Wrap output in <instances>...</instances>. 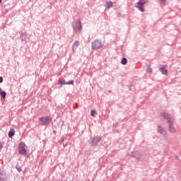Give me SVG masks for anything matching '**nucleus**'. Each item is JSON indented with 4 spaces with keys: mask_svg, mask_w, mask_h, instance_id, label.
<instances>
[{
    "mask_svg": "<svg viewBox=\"0 0 181 181\" xmlns=\"http://www.w3.org/2000/svg\"><path fill=\"white\" fill-rule=\"evenodd\" d=\"M147 0H139L136 3V8L140 11V12H145L144 5L147 3Z\"/></svg>",
    "mask_w": 181,
    "mask_h": 181,
    "instance_id": "1",
    "label": "nucleus"
},
{
    "mask_svg": "<svg viewBox=\"0 0 181 181\" xmlns=\"http://www.w3.org/2000/svg\"><path fill=\"white\" fill-rule=\"evenodd\" d=\"M39 122L40 125H49L52 122V118L50 117H45L39 118Z\"/></svg>",
    "mask_w": 181,
    "mask_h": 181,
    "instance_id": "2",
    "label": "nucleus"
},
{
    "mask_svg": "<svg viewBox=\"0 0 181 181\" xmlns=\"http://www.w3.org/2000/svg\"><path fill=\"white\" fill-rule=\"evenodd\" d=\"M25 148H26V144L23 142H21L18 144V153H20V155H26L27 151Z\"/></svg>",
    "mask_w": 181,
    "mask_h": 181,
    "instance_id": "3",
    "label": "nucleus"
},
{
    "mask_svg": "<svg viewBox=\"0 0 181 181\" xmlns=\"http://www.w3.org/2000/svg\"><path fill=\"white\" fill-rule=\"evenodd\" d=\"M161 117H163L164 119H166L167 122H169L170 121L173 120V117L170 116V114L166 111H162L160 112Z\"/></svg>",
    "mask_w": 181,
    "mask_h": 181,
    "instance_id": "4",
    "label": "nucleus"
},
{
    "mask_svg": "<svg viewBox=\"0 0 181 181\" xmlns=\"http://www.w3.org/2000/svg\"><path fill=\"white\" fill-rule=\"evenodd\" d=\"M100 141H101V137L100 136H95L90 139V144L92 146H96Z\"/></svg>",
    "mask_w": 181,
    "mask_h": 181,
    "instance_id": "5",
    "label": "nucleus"
},
{
    "mask_svg": "<svg viewBox=\"0 0 181 181\" xmlns=\"http://www.w3.org/2000/svg\"><path fill=\"white\" fill-rule=\"evenodd\" d=\"M81 29V21H80V20L75 21L74 23V32H80Z\"/></svg>",
    "mask_w": 181,
    "mask_h": 181,
    "instance_id": "6",
    "label": "nucleus"
},
{
    "mask_svg": "<svg viewBox=\"0 0 181 181\" xmlns=\"http://www.w3.org/2000/svg\"><path fill=\"white\" fill-rule=\"evenodd\" d=\"M102 46L101 41L98 40H95L92 42V48L94 50H97L98 49H100Z\"/></svg>",
    "mask_w": 181,
    "mask_h": 181,
    "instance_id": "7",
    "label": "nucleus"
},
{
    "mask_svg": "<svg viewBox=\"0 0 181 181\" xmlns=\"http://www.w3.org/2000/svg\"><path fill=\"white\" fill-rule=\"evenodd\" d=\"M175 122V119L170 120L168 122V129L169 132H171V134H175L176 132V129L175 128V126L173 125V122Z\"/></svg>",
    "mask_w": 181,
    "mask_h": 181,
    "instance_id": "8",
    "label": "nucleus"
},
{
    "mask_svg": "<svg viewBox=\"0 0 181 181\" xmlns=\"http://www.w3.org/2000/svg\"><path fill=\"white\" fill-rule=\"evenodd\" d=\"M158 69H159V71L162 73V74H165V75L168 74V69H166V66L160 64L158 66Z\"/></svg>",
    "mask_w": 181,
    "mask_h": 181,
    "instance_id": "9",
    "label": "nucleus"
},
{
    "mask_svg": "<svg viewBox=\"0 0 181 181\" xmlns=\"http://www.w3.org/2000/svg\"><path fill=\"white\" fill-rule=\"evenodd\" d=\"M157 131L158 132H159V134H160V135H163V136H165L168 134L165 129L160 125H158L157 127Z\"/></svg>",
    "mask_w": 181,
    "mask_h": 181,
    "instance_id": "10",
    "label": "nucleus"
},
{
    "mask_svg": "<svg viewBox=\"0 0 181 181\" xmlns=\"http://www.w3.org/2000/svg\"><path fill=\"white\" fill-rule=\"evenodd\" d=\"M132 158H135L136 159H140L141 158V153L138 151L133 153L132 154Z\"/></svg>",
    "mask_w": 181,
    "mask_h": 181,
    "instance_id": "11",
    "label": "nucleus"
},
{
    "mask_svg": "<svg viewBox=\"0 0 181 181\" xmlns=\"http://www.w3.org/2000/svg\"><path fill=\"white\" fill-rule=\"evenodd\" d=\"M0 95L2 98H5V97H6V92L4 91L2 88H0Z\"/></svg>",
    "mask_w": 181,
    "mask_h": 181,
    "instance_id": "12",
    "label": "nucleus"
},
{
    "mask_svg": "<svg viewBox=\"0 0 181 181\" xmlns=\"http://www.w3.org/2000/svg\"><path fill=\"white\" fill-rule=\"evenodd\" d=\"M15 135V130L13 129H11L10 132H8V137L12 138Z\"/></svg>",
    "mask_w": 181,
    "mask_h": 181,
    "instance_id": "13",
    "label": "nucleus"
},
{
    "mask_svg": "<svg viewBox=\"0 0 181 181\" xmlns=\"http://www.w3.org/2000/svg\"><path fill=\"white\" fill-rule=\"evenodd\" d=\"M5 177V173L4 171L0 170V181H4V179Z\"/></svg>",
    "mask_w": 181,
    "mask_h": 181,
    "instance_id": "14",
    "label": "nucleus"
},
{
    "mask_svg": "<svg viewBox=\"0 0 181 181\" xmlns=\"http://www.w3.org/2000/svg\"><path fill=\"white\" fill-rule=\"evenodd\" d=\"M127 63H128V59H127V58L125 57L122 58L121 61V64H122L123 66H125Z\"/></svg>",
    "mask_w": 181,
    "mask_h": 181,
    "instance_id": "15",
    "label": "nucleus"
},
{
    "mask_svg": "<svg viewBox=\"0 0 181 181\" xmlns=\"http://www.w3.org/2000/svg\"><path fill=\"white\" fill-rule=\"evenodd\" d=\"M106 8H111L112 6V2L111 1H107L105 4Z\"/></svg>",
    "mask_w": 181,
    "mask_h": 181,
    "instance_id": "16",
    "label": "nucleus"
},
{
    "mask_svg": "<svg viewBox=\"0 0 181 181\" xmlns=\"http://www.w3.org/2000/svg\"><path fill=\"white\" fill-rule=\"evenodd\" d=\"M91 115H92V117L95 118V117H97V111H95V110H92L91 111Z\"/></svg>",
    "mask_w": 181,
    "mask_h": 181,
    "instance_id": "17",
    "label": "nucleus"
},
{
    "mask_svg": "<svg viewBox=\"0 0 181 181\" xmlns=\"http://www.w3.org/2000/svg\"><path fill=\"white\" fill-rule=\"evenodd\" d=\"M78 45H80V42L78 41H76L73 45V48L78 47Z\"/></svg>",
    "mask_w": 181,
    "mask_h": 181,
    "instance_id": "18",
    "label": "nucleus"
},
{
    "mask_svg": "<svg viewBox=\"0 0 181 181\" xmlns=\"http://www.w3.org/2000/svg\"><path fill=\"white\" fill-rule=\"evenodd\" d=\"M16 169H17L18 172H22V168L18 164L16 165Z\"/></svg>",
    "mask_w": 181,
    "mask_h": 181,
    "instance_id": "19",
    "label": "nucleus"
},
{
    "mask_svg": "<svg viewBox=\"0 0 181 181\" xmlns=\"http://www.w3.org/2000/svg\"><path fill=\"white\" fill-rule=\"evenodd\" d=\"M59 84H62V85L66 84V81H64V80H61V81H59Z\"/></svg>",
    "mask_w": 181,
    "mask_h": 181,
    "instance_id": "20",
    "label": "nucleus"
},
{
    "mask_svg": "<svg viewBox=\"0 0 181 181\" xmlns=\"http://www.w3.org/2000/svg\"><path fill=\"white\" fill-rule=\"evenodd\" d=\"M25 36H26V33L21 34V37L22 40H23V38L25 37Z\"/></svg>",
    "mask_w": 181,
    "mask_h": 181,
    "instance_id": "21",
    "label": "nucleus"
},
{
    "mask_svg": "<svg viewBox=\"0 0 181 181\" xmlns=\"http://www.w3.org/2000/svg\"><path fill=\"white\" fill-rule=\"evenodd\" d=\"M66 84H74V81H69Z\"/></svg>",
    "mask_w": 181,
    "mask_h": 181,
    "instance_id": "22",
    "label": "nucleus"
},
{
    "mask_svg": "<svg viewBox=\"0 0 181 181\" xmlns=\"http://www.w3.org/2000/svg\"><path fill=\"white\" fill-rule=\"evenodd\" d=\"M160 1L163 5H165V4H166V0H160Z\"/></svg>",
    "mask_w": 181,
    "mask_h": 181,
    "instance_id": "23",
    "label": "nucleus"
},
{
    "mask_svg": "<svg viewBox=\"0 0 181 181\" xmlns=\"http://www.w3.org/2000/svg\"><path fill=\"white\" fill-rule=\"evenodd\" d=\"M4 148V143H0V149Z\"/></svg>",
    "mask_w": 181,
    "mask_h": 181,
    "instance_id": "24",
    "label": "nucleus"
},
{
    "mask_svg": "<svg viewBox=\"0 0 181 181\" xmlns=\"http://www.w3.org/2000/svg\"><path fill=\"white\" fill-rule=\"evenodd\" d=\"M4 81V78H2V76H0V83H2Z\"/></svg>",
    "mask_w": 181,
    "mask_h": 181,
    "instance_id": "25",
    "label": "nucleus"
},
{
    "mask_svg": "<svg viewBox=\"0 0 181 181\" xmlns=\"http://www.w3.org/2000/svg\"><path fill=\"white\" fill-rule=\"evenodd\" d=\"M148 72H149L150 74H152V69H151V68L148 69Z\"/></svg>",
    "mask_w": 181,
    "mask_h": 181,
    "instance_id": "26",
    "label": "nucleus"
},
{
    "mask_svg": "<svg viewBox=\"0 0 181 181\" xmlns=\"http://www.w3.org/2000/svg\"><path fill=\"white\" fill-rule=\"evenodd\" d=\"M1 2H2V0H0V4H1Z\"/></svg>",
    "mask_w": 181,
    "mask_h": 181,
    "instance_id": "27",
    "label": "nucleus"
},
{
    "mask_svg": "<svg viewBox=\"0 0 181 181\" xmlns=\"http://www.w3.org/2000/svg\"><path fill=\"white\" fill-rule=\"evenodd\" d=\"M76 107H78L77 103H76Z\"/></svg>",
    "mask_w": 181,
    "mask_h": 181,
    "instance_id": "28",
    "label": "nucleus"
}]
</instances>
